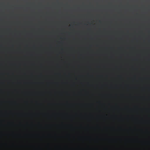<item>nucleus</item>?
<instances>
[{
    "instance_id": "f257e3e1",
    "label": "nucleus",
    "mask_w": 150,
    "mask_h": 150,
    "mask_svg": "<svg viewBox=\"0 0 150 150\" xmlns=\"http://www.w3.org/2000/svg\"><path fill=\"white\" fill-rule=\"evenodd\" d=\"M117 2L116 0H113L112 1L109 3V4L110 5H112L116 3Z\"/></svg>"
},
{
    "instance_id": "f03ea898",
    "label": "nucleus",
    "mask_w": 150,
    "mask_h": 150,
    "mask_svg": "<svg viewBox=\"0 0 150 150\" xmlns=\"http://www.w3.org/2000/svg\"><path fill=\"white\" fill-rule=\"evenodd\" d=\"M57 2L58 3V4H59V3L58 2V1H57Z\"/></svg>"
},
{
    "instance_id": "7ed1b4c3",
    "label": "nucleus",
    "mask_w": 150,
    "mask_h": 150,
    "mask_svg": "<svg viewBox=\"0 0 150 150\" xmlns=\"http://www.w3.org/2000/svg\"><path fill=\"white\" fill-rule=\"evenodd\" d=\"M121 4H122V3H121V1H120V5H121Z\"/></svg>"
}]
</instances>
